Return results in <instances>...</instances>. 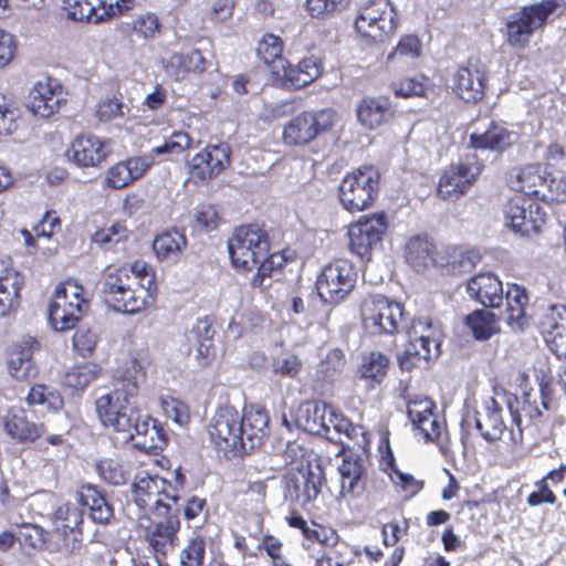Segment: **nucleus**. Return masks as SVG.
<instances>
[{
	"instance_id": "2",
	"label": "nucleus",
	"mask_w": 566,
	"mask_h": 566,
	"mask_svg": "<svg viewBox=\"0 0 566 566\" xmlns=\"http://www.w3.org/2000/svg\"><path fill=\"white\" fill-rule=\"evenodd\" d=\"M501 144H467L457 161L444 167L438 179L437 196L448 202H457L478 182L484 170L480 153L501 149Z\"/></svg>"
},
{
	"instance_id": "60",
	"label": "nucleus",
	"mask_w": 566,
	"mask_h": 566,
	"mask_svg": "<svg viewBox=\"0 0 566 566\" xmlns=\"http://www.w3.org/2000/svg\"><path fill=\"white\" fill-rule=\"evenodd\" d=\"M17 539L25 551L39 549L44 544L43 528L32 523H23L18 527Z\"/></svg>"
},
{
	"instance_id": "34",
	"label": "nucleus",
	"mask_w": 566,
	"mask_h": 566,
	"mask_svg": "<svg viewBox=\"0 0 566 566\" xmlns=\"http://www.w3.org/2000/svg\"><path fill=\"white\" fill-rule=\"evenodd\" d=\"M130 0H63V9L67 17L75 21H95L101 17L96 15L97 7L108 8L115 13V10L122 12L128 9Z\"/></svg>"
},
{
	"instance_id": "14",
	"label": "nucleus",
	"mask_w": 566,
	"mask_h": 566,
	"mask_svg": "<svg viewBox=\"0 0 566 566\" xmlns=\"http://www.w3.org/2000/svg\"><path fill=\"white\" fill-rule=\"evenodd\" d=\"M133 496L135 503L143 510H155L158 514L171 511L169 504L164 500H171L177 503L180 495L170 488V482L157 474L142 472L133 483Z\"/></svg>"
},
{
	"instance_id": "49",
	"label": "nucleus",
	"mask_w": 566,
	"mask_h": 566,
	"mask_svg": "<svg viewBox=\"0 0 566 566\" xmlns=\"http://www.w3.org/2000/svg\"><path fill=\"white\" fill-rule=\"evenodd\" d=\"M258 549L265 556L269 566H294L289 557L285 543L274 534H263Z\"/></svg>"
},
{
	"instance_id": "31",
	"label": "nucleus",
	"mask_w": 566,
	"mask_h": 566,
	"mask_svg": "<svg viewBox=\"0 0 566 566\" xmlns=\"http://www.w3.org/2000/svg\"><path fill=\"white\" fill-rule=\"evenodd\" d=\"M485 72L478 62L458 67L452 78V88L465 102H476L484 94Z\"/></svg>"
},
{
	"instance_id": "42",
	"label": "nucleus",
	"mask_w": 566,
	"mask_h": 566,
	"mask_svg": "<svg viewBox=\"0 0 566 566\" xmlns=\"http://www.w3.org/2000/svg\"><path fill=\"white\" fill-rule=\"evenodd\" d=\"M388 99L384 97H364L356 106L358 122L367 129H376L391 117Z\"/></svg>"
},
{
	"instance_id": "40",
	"label": "nucleus",
	"mask_w": 566,
	"mask_h": 566,
	"mask_svg": "<svg viewBox=\"0 0 566 566\" xmlns=\"http://www.w3.org/2000/svg\"><path fill=\"white\" fill-rule=\"evenodd\" d=\"M24 279L14 268H4L0 274V316L9 315L20 305Z\"/></svg>"
},
{
	"instance_id": "3",
	"label": "nucleus",
	"mask_w": 566,
	"mask_h": 566,
	"mask_svg": "<svg viewBox=\"0 0 566 566\" xmlns=\"http://www.w3.org/2000/svg\"><path fill=\"white\" fill-rule=\"evenodd\" d=\"M443 333L441 326L429 318H417L409 331V339L398 356L402 370L428 367L440 355Z\"/></svg>"
},
{
	"instance_id": "50",
	"label": "nucleus",
	"mask_w": 566,
	"mask_h": 566,
	"mask_svg": "<svg viewBox=\"0 0 566 566\" xmlns=\"http://www.w3.org/2000/svg\"><path fill=\"white\" fill-rule=\"evenodd\" d=\"M346 364L345 353L340 348H333L319 361L316 369V377L323 382L333 384L340 378Z\"/></svg>"
},
{
	"instance_id": "12",
	"label": "nucleus",
	"mask_w": 566,
	"mask_h": 566,
	"mask_svg": "<svg viewBox=\"0 0 566 566\" xmlns=\"http://www.w3.org/2000/svg\"><path fill=\"white\" fill-rule=\"evenodd\" d=\"M436 409V402L427 396L417 395L407 401V415L412 428L426 442L443 446L449 441L447 422Z\"/></svg>"
},
{
	"instance_id": "32",
	"label": "nucleus",
	"mask_w": 566,
	"mask_h": 566,
	"mask_svg": "<svg viewBox=\"0 0 566 566\" xmlns=\"http://www.w3.org/2000/svg\"><path fill=\"white\" fill-rule=\"evenodd\" d=\"M469 296L484 307L499 308L503 303L502 281L493 273H479L467 284Z\"/></svg>"
},
{
	"instance_id": "9",
	"label": "nucleus",
	"mask_w": 566,
	"mask_h": 566,
	"mask_svg": "<svg viewBox=\"0 0 566 566\" xmlns=\"http://www.w3.org/2000/svg\"><path fill=\"white\" fill-rule=\"evenodd\" d=\"M354 28L361 38L384 43L397 31V12L389 0H369L359 8Z\"/></svg>"
},
{
	"instance_id": "13",
	"label": "nucleus",
	"mask_w": 566,
	"mask_h": 566,
	"mask_svg": "<svg viewBox=\"0 0 566 566\" xmlns=\"http://www.w3.org/2000/svg\"><path fill=\"white\" fill-rule=\"evenodd\" d=\"M285 522L291 528L298 530L302 534V547L313 559H323L334 543L340 536L331 525L311 521L308 523L302 514L293 510Z\"/></svg>"
},
{
	"instance_id": "7",
	"label": "nucleus",
	"mask_w": 566,
	"mask_h": 566,
	"mask_svg": "<svg viewBox=\"0 0 566 566\" xmlns=\"http://www.w3.org/2000/svg\"><path fill=\"white\" fill-rule=\"evenodd\" d=\"M241 430L239 411L229 405L217 408L207 428L210 443L227 459L248 455Z\"/></svg>"
},
{
	"instance_id": "64",
	"label": "nucleus",
	"mask_w": 566,
	"mask_h": 566,
	"mask_svg": "<svg viewBox=\"0 0 566 566\" xmlns=\"http://www.w3.org/2000/svg\"><path fill=\"white\" fill-rule=\"evenodd\" d=\"M206 556V541L201 536L191 538L180 554L182 566H202Z\"/></svg>"
},
{
	"instance_id": "56",
	"label": "nucleus",
	"mask_w": 566,
	"mask_h": 566,
	"mask_svg": "<svg viewBox=\"0 0 566 566\" xmlns=\"http://www.w3.org/2000/svg\"><path fill=\"white\" fill-rule=\"evenodd\" d=\"M359 556L360 551L339 536L323 560L327 566H352Z\"/></svg>"
},
{
	"instance_id": "46",
	"label": "nucleus",
	"mask_w": 566,
	"mask_h": 566,
	"mask_svg": "<svg viewBox=\"0 0 566 566\" xmlns=\"http://www.w3.org/2000/svg\"><path fill=\"white\" fill-rule=\"evenodd\" d=\"M24 400L29 407L43 406L50 412H57L64 407L62 394L42 382L33 384Z\"/></svg>"
},
{
	"instance_id": "58",
	"label": "nucleus",
	"mask_w": 566,
	"mask_h": 566,
	"mask_svg": "<svg viewBox=\"0 0 566 566\" xmlns=\"http://www.w3.org/2000/svg\"><path fill=\"white\" fill-rule=\"evenodd\" d=\"M98 335L88 327H80L72 337L73 350L82 358H90L95 353Z\"/></svg>"
},
{
	"instance_id": "51",
	"label": "nucleus",
	"mask_w": 566,
	"mask_h": 566,
	"mask_svg": "<svg viewBox=\"0 0 566 566\" xmlns=\"http://www.w3.org/2000/svg\"><path fill=\"white\" fill-rule=\"evenodd\" d=\"M389 364L390 360L384 353L370 352L358 368L359 377L379 385L387 375Z\"/></svg>"
},
{
	"instance_id": "24",
	"label": "nucleus",
	"mask_w": 566,
	"mask_h": 566,
	"mask_svg": "<svg viewBox=\"0 0 566 566\" xmlns=\"http://www.w3.org/2000/svg\"><path fill=\"white\" fill-rule=\"evenodd\" d=\"M240 427L247 453L259 449L266 440L270 430V416L265 407L251 403L239 412Z\"/></svg>"
},
{
	"instance_id": "29",
	"label": "nucleus",
	"mask_w": 566,
	"mask_h": 566,
	"mask_svg": "<svg viewBox=\"0 0 566 566\" xmlns=\"http://www.w3.org/2000/svg\"><path fill=\"white\" fill-rule=\"evenodd\" d=\"M340 475L339 494L346 500L359 499L367 490L368 473L364 461L352 454L345 455L338 467Z\"/></svg>"
},
{
	"instance_id": "27",
	"label": "nucleus",
	"mask_w": 566,
	"mask_h": 566,
	"mask_svg": "<svg viewBox=\"0 0 566 566\" xmlns=\"http://www.w3.org/2000/svg\"><path fill=\"white\" fill-rule=\"evenodd\" d=\"M323 64L318 57L310 56L292 66L286 60H280L275 65V80L294 88L313 83L322 74Z\"/></svg>"
},
{
	"instance_id": "43",
	"label": "nucleus",
	"mask_w": 566,
	"mask_h": 566,
	"mask_svg": "<svg viewBox=\"0 0 566 566\" xmlns=\"http://www.w3.org/2000/svg\"><path fill=\"white\" fill-rule=\"evenodd\" d=\"M164 69L170 78L181 81L193 73H201L206 70V60L198 50L188 54H172L164 61Z\"/></svg>"
},
{
	"instance_id": "30",
	"label": "nucleus",
	"mask_w": 566,
	"mask_h": 566,
	"mask_svg": "<svg viewBox=\"0 0 566 566\" xmlns=\"http://www.w3.org/2000/svg\"><path fill=\"white\" fill-rule=\"evenodd\" d=\"M154 163L151 155L135 156L118 161L107 170L105 185L111 189H123L140 179Z\"/></svg>"
},
{
	"instance_id": "57",
	"label": "nucleus",
	"mask_w": 566,
	"mask_h": 566,
	"mask_svg": "<svg viewBox=\"0 0 566 566\" xmlns=\"http://www.w3.org/2000/svg\"><path fill=\"white\" fill-rule=\"evenodd\" d=\"M283 42L274 34H265L256 48L258 55L269 65L271 73L275 77V65L282 57Z\"/></svg>"
},
{
	"instance_id": "37",
	"label": "nucleus",
	"mask_w": 566,
	"mask_h": 566,
	"mask_svg": "<svg viewBox=\"0 0 566 566\" xmlns=\"http://www.w3.org/2000/svg\"><path fill=\"white\" fill-rule=\"evenodd\" d=\"M437 247L427 234H417L411 237L405 249L407 263L417 272L424 271L429 266L436 265Z\"/></svg>"
},
{
	"instance_id": "11",
	"label": "nucleus",
	"mask_w": 566,
	"mask_h": 566,
	"mask_svg": "<svg viewBox=\"0 0 566 566\" xmlns=\"http://www.w3.org/2000/svg\"><path fill=\"white\" fill-rule=\"evenodd\" d=\"M388 229L389 219L384 210L360 216L348 227L350 252L364 261H370L374 250L381 247Z\"/></svg>"
},
{
	"instance_id": "21",
	"label": "nucleus",
	"mask_w": 566,
	"mask_h": 566,
	"mask_svg": "<svg viewBox=\"0 0 566 566\" xmlns=\"http://www.w3.org/2000/svg\"><path fill=\"white\" fill-rule=\"evenodd\" d=\"M40 347V342L33 336H25L10 347L7 353V369L14 380L30 382L36 378L39 367L33 356Z\"/></svg>"
},
{
	"instance_id": "15",
	"label": "nucleus",
	"mask_w": 566,
	"mask_h": 566,
	"mask_svg": "<svg viewBox=\"0 0 566 566\" xmlns=\"http://www.w3.org/2000/svg\"><path fill=\"white\" fill-rule=\"evenodd\" d=\"M506 407L511 413L512 420L517 427V432H510L512 446L523 443L524 428H535L539 430L549 422V415L541 406L532 392H523L522 398L514 394H507L505 398Z\"/></svg>"
},
{
	"instance_id": "4",
	"label": "nucleus",
	"mask_w": 566,
	"mask_h": 566,
	"mask_svg": "<svg viewBox=\"0 0 566 566\" xmlns=\"http://www.w3.org/2000/svg\"><path fill=\"white\" fill-rule=\"evenodd\" d=\"M270 248L269 233L258 223L235 227L228 239L231 264L239 271H252L268 255Z\"/></svg>"
},
{
	"instance_id": "5",
	"label": "nucleus",
	"mask_w": 566,
	"mask_h": 566,
	"mask_svg": "<svg viewBox=\"0 0 566 566\" xmlns=\"http://www.w3.org/2000/svg\"><path fill=\"white\" fill-rule=\"evenodd\" d=\"M560 7V0H544L523 6L509 15L505 22L507 44L517 50L526 49L533 35L543 30L549 17Z\"/></svg>"
},
{
	"instance_id": "47",
	"label": "nucleus",
	"mask_w": 566,
	"mask_h": 566,
	"mask_svg": "<svg viewBox=\"0 0 566 566\" xmlns=\"http://www.w3.org/2000/svg\"><path fill=\"white\" fill-rule=\"evenodd\" d=\"M130 230L125 221H114L112 224L97 229L91 234V242L104 251L114 250L120 243L129 239Z\"/></svg>"
},
{
	"instance_id": "26",
	"label": "nucleus",
	"mask_w": 566,
	"mask_h": 566,
	"mask_svg": "<svg viewBox=\"0 0 566 566\" xmlns=\"http://www.w3.org/2000/svg\"><path fill=\"white\" fill-rule=\"evenodd\" d=\"M1 421L7 436L19 443H33L46 433L45 424L30 420L23 408H9Z\"/></svg>"
},
{
	"instance_id": "33",
	"label": "nucleus",
	"mask_w": 566,
	"mask_h": 566,
	"mask_svg": "<svg viewBox=\"0 0 566 566\" xmlns=\"http://www.w3.org/2000/svg\"><path fill=\"white\" fill-rule=\"evenodd\" d=\"M505 301L506 324L515 332H523L528 326L530 321L526 314V306L530 301L526 289L517 283H509Z\"/></svg>"
},
{
	"instance_id": "63",
	"label": "nucleus",
	"mask_w": 566,
	"mask_h": 566,
	"mask_svg": "<svg viewBox=\"0 0 566 566\" xmlns=\"http://www.w3.org/2000/svg\"><path fill=\"white\" fill-rule=\"evenodd\" d=\"M512 134L505 125L491 122L488 126L475 128L471 134V142H502L511 138Z\"/></svg>"
},
{
	"instance_id": "16",
	"label": "nucleus",
	"mask_w": 566,
	"mask_h": 566,
	"mask_svg": "<svg viewBox=\"0 0 566 566\" xmlns=\"http://www.w3.org/2000/svg\"><path fill=\"white\" fill-rule=\"evenodd\" d=\"M502 411L500 402L494 397H489L482 402V411L467 412L461 420L462 441L468 439L472 428L488 442L501 440L507 429Z\"/></svg>"
},
{
	"instance_id": "10",
	"label": "nucleus",
	"mask_w": 566,
	"mask_h": 566,
	"mask_svg": "<svg viewBox=\"0 0 566 566\" xmlns=\"http://www.w3.org/2000/svg\"><path fill=\"white\" fill-rule=\"evenodd\" d=\"M357 280V271L350 261L335 259L322 269L315 286L324 303L338 305L354 291Z\"/></svg>"
},
{
	"instance_id": "48",
	"label": "nucleus",
	"mask_w": 566,
	"mask_h": 566,
	"mask_svg": "<svg viewBox=\"0 0 566 566\" xmlns=\"http://www.w3.org/2000/svg\"><path fill=\"white\" fill-rule=\"evenodd\" d=\"M145 380V373L137 359L130 361V367H127L125 371L117 379L115 385L114 395L119 397L125 403L129 402V399L137 396L139 390V384Z\"/></svg>"
},
{
	"instance_id": "36",
	"label": "nucleus",
	"mask_w": 566,
	"mask_h": 566,
	"mask_svg": "<svg viewBox=\"0 0 566 566\" xmlns=\"http://www.w3.org/2000/svg\"><path fill=\"white\" fill-rule=\"evenodd\" d=\"M187 243L185 231L171 228L156 234L153 241V250L159 261L176 263L181 259Z\"/></svg>"
},
{
	"instance_id": "17",
	"label": "nucleus",
	"mask_w": 566,
	"mask_h": 566,
	"mask_svg": "<svg viewBox=\"0 0 566 566\" xmlns=\"http://www.w3.org/2000/svg\"><path fill=\"white\" fill-rule=\"evenodd\" d=\"M337 123V114L331 108L314 113L305 112L293 118L283 130L285 142H312L326 138Z\"/></svg>"
},
{
	"instance_id": "18",
	"label": "nucleus",
	"mask_w": 566,
	"mask_h": 566,
	"mask_svg": "<svg viewBox=\"0 0 566 566\" xmlns=\"http://www.w3.org/2000/svg\"><path fill=\"white\" fill-rule=\"evenodd\" d=\"M322 484V472L316 473L310 467L291 470L282 479L283 499L292 506L306 509L317 499Z\"/></svg>"
},
{
	"instance_id": "20",
	"label": "nucleus",
	"mask_w": 566,
	"mask_h": 566,
	"mask_svg": "<svg viewBox=\"0 0 566 566\" xmlns=\"http://www.w3.org/2000/svg\"><path fill=\"white\" fill-rule=\"evenodd\" d=\"M509 226L522 235L537 234L546 223V212L535 200L526 197L512 198L505 209Z\"/></svg>"
},
{
	"instance_id": "44",
	"label": "nucleus",
	"mask_w": 566,
	"mask_h": 566,
	"mask_svg": "<svg viewBox=\"0 0 566 566\" xmlns=\"http://www.w3.org/2000/svg\"><path fill=\"white\" fill-rule=\"evenodd\" d=\"M464 322L476 340H488L501 331L499 315L484 308L474 310Z\"/></svg>"
},
{
	"instance_id": "55",
	"label": "nucleus",
	"mask_w": 566,
	"mask_h": 566,
	"mask_svg": "<svg viewBox=\"0 0 566 566\" xmlns=\"http://www.w3.org/2000/svg\"><path fill=\"white\" fill-rule=\"evenodd\" d=\"M95 471L109 485H125L129 480V472L115 459L107 458L97 461Z\"/></svg>"
},
{
	"instance_id": "53",
	"label": "nucleus",
	"mask_w": 566,
	"mask_h": 566,
	"mask_svg": "<svg viewBox=\"0 0 566 566\" xmlns=\"http://www.w3.org/2000/svg\"><path fill=\"white\" fill-rule=\"evenodd\" d=\"M52 522L64 533L82 534L81 525L83 523V513L71 502H65L56 506L51 516Z\"/></svg>"
},
{
	"instance_id": "45",
	"label": "nucleus",
	"mask_w": 566,
	"mask_h": 566,
	"mask_svg": "<svg viewBox=\"0 0 566 566\" xmlns=\"http://www.w3.org/2000/svg\"><path fill=\"white\" fill-rule=\"evenodd\" d=\"M106 146L107 144H71V147L65 151V156L77 167H96L109 154Z\"/></svg>"
},
{
	"instance_id": "52",
	"label": "nucleus",
	"mask_w": 566,
	"mask_h": 566,
	"mask_svg": "<svg viewBox=\"0 0 566 566\" xmlns=\"http://www.w3.org/2000/svg\"><path fill=\"white\" fill-rule=\"evenodd\" d=\"M329 405L326 402H314L308 405L305 409V415L302 418V426L305 431L317 434H328V418Z\"/></svg>"
},
{
	"instance_id": "8",
	"label": "nucleus",
	"mask_w": 566,
	"mask_h": 566,
	"mask_svg": "<svg viewBox=\"0 0 566 566\" xmlns=\"http://www.w3.org/2000/svg\"><path fill=\"white\" fill-rule=\"evenodd\" d=\"M405 314L403 305L382 294H368L360 304L364 329L370 335H395Z\"/></svg>"
},
{
	"instance_id": "28",
	"label": "nucleus",
	"mask_w": 566,
	"mask_h": 566,
	"mask_svg": "<svg viewBox=\"0 0 566 566\" xmlns=\"http://www.w3.org/2000/svg\"><path fill=\"white\" fill-rule=\"evenodd\" d=\"M163 518L153 521L146 530V541L156 555L166 556L177 545L180 520L176 513H161Z\"/></svg>"
},
{
	"instance_id": "23",
	"label": "nucleus",
	"mask_w": 566,
	"mask_h": 566,
	"mask_svg": "<svg viewBox=\"0 0 566 566\" xmlns=\"http://www.w3.org/2000/svg\"><path fill=\"white\" fill-rule=\"evenodd\" d=\"M65 101L63 88L57 81L44 77L33 84L27 106L33 115L48 118L55 114Z\"/></svg>"
},
{
	"instance_id": "39",
	"label": "nucleus",
	"mask_w": 566,
	"mask_h": 566,
	"mask_svg": "<svg viewBox=\"0 0 566 566\" xmlns=\"http://www.w3.org/2000/svg\"><path fill=\"white\" fill-rule=\"evenodd\" d=\"M546 178L542 175L539 165H526L510 172L507 184L516 192H522L526 198H538V187H543Z\"/></svg>"
},
{
	"instance_id": "62",
	"label": "nucleus",
	"mask_w": 566,
	"mask_h": 566,
	"mask_svg": "<svg viewBox=\"0 0 566 566\" xmlns=\"http://www.w3.org/2000/svg\"><path fill=\"white\" fill-rule=\"evenodd\" d=\"M195 220L196 226L206 232L218 229L223 221L217 206L211 203L200 205L196 211Z\"/></svg>"
},
{
	"instance_id": "35",
	"label": "nucleus",
	"mask_w": 566,
	"mask_h": 566,
	"mask_svg": "<svg viewBox=\"0 0 566 566\" xmlns=\"http://www.w3.org/2000/svg\"><path fill=\"white\" fill-rule=\"evenodd\" d=\"M77 501L87 506L92 520L99 524H107L114 516V509L107 501L105 491L94 484H84L77 492Z\"/></svg>"
},
{
	"instance_id": "54",
	"label": "nucleus",
	"mask_w": 566,
	"mask_h": 566,
	"mask_svg": "<svg viewBox=\"0 0 566 566\" xmlns=\"http://www.w3.org/2000/svg\"><path fill=\"white\" fill-rule=\"evenodd\" d=\"M139 426V433L136 431L134 436H143V440L138 443L149 451L157 453L166 448L168 444V437L165 430L158 424L156 420L153 421L151 424L144 421L142 423H137Z\"/></svg>"
},
{
	"instance_id": "1",
	"label": "nucleus",
	"mask_w": 566,
	"mask_h": 566,
	"mask_svg": "<svg viewBox=\"0 0 566 566\" xmlns=\"http://www.w3.org/2000/svg\"><path fill=\"white\" fill-rule=\"evenodd\" d=\"M99 285L105 305L123 314L145 311L157 295L156 273L144 260L108 264L102 271Z\"/></svg>"
},
{
	"instance_id": "61",
	"label": "nucleus",
	"mask_w": 566,
	"mask_h": 566,
	"mask_svg": "<svg viewBox=\"0 0 566 566\" xmlns=\"http://www.w3.org/2000/svg\"><path fill=\"white\" fill-rule=\"evenodd\" d=\"M128 113L129 107L124 105L122 99L116 96L101 99L96 106L95 112L96 117L101 122H111L118 117H124Z\"/></svg>"
},
{
	"instance_id": "22",
	"label": "nucleus",
	"mask_w": 566,
	"mask_h": 566,
	"mask_svg": "<svg viewBox=\"0 0 566 566\" xmlns=\"http://www.w3.org/2000/svg\"><path fill=\"white\" fill-rule=\"evenodd\" d=\"M95 410L104 427L126 433L128 438H134L133 431L139 433V426L133 422L127 412V403L113 392L98 397L95 401Z\"/></svg>"
},
{
	"instance_id": "38",
	"label": "nucleus",
	"mask_w": 566,
	"mask_h": 566,
	"mask_svg": "<svg viewBox=\"0 0 566 566\" xmlns=\"http://www.w3.org/2000/svg\"><path fill=\"white\" fill-rule=\"evenodd\" d=\"M103 375V367L95 361H85L73 366L62 379L63 389L72 396L81 395Z\"/></svg>"
},
{
	"instance_id": "19",
	"label": "nucleus",
	"mask_w": 566,
	"mask_h": 566,
	"mask_svg": "<svg viewBox=\"0 0 566 566\" xmlns=\"http://www.w3.org/2000/svg\"><path fill=\"white\" fill-rule=\"evenodd\" d=\"M229 144H207L188 165V180L197 186L207 185L230 165Z\"/></svg>"
},
{
	"instance_id": "59",
	"label": "nucleus",
	"mask_w": 566,
	"mask_h": 566,
	"mask_svg": "<svg viewBox=\"0 0 566 566\" xmlns=\"http://www.w3.org/2000/svg\"><path fill=\"white\" fill-rule=\"evenodd\" d=\"M450 256L452 261H449L448 264L451 265L454 272L457 271L459 273L472 271L482 258L478 250L463 249L461 247L452 248Z\"/></svg>"
},
{
	"instance_id": "41",
	"label": "nucleus",
	"mask_w": 566,
	"mask_h": 566,
	"mask_svg": "<svg viewBox=\"0 0 566 566\" xmlns=\"http://www.w3.org/2000/svg\"><path fill=\"white\" fill-rule=\"evenodd\" d=\"M76 305L66 303L65 293L60 295L55 290L49 304L48 318L54 331L66 332L73 329L82 317V311L75 310Z\"/></svg>"
},
{
	"instance_id": "25",
	"label": "nucleus",
	"mask_w": 566,
	"mask_h": 566,
	"mask_svg": "<svg viewBox=\"0 0 566 566\" xmlns=\"http://www.w3.org/2000/svg\"><path fill=\"white\" fill-rule=\"evenodd\" d=\"M548 349L559 360L566 359V306H549L539 322Z\"/></svg>"
},
{
	"instance_id": "6",
	"label": "nucleus",
	"mask_w": 566,
	"mask_h": 566,
	"mask_svg": "<svg viewBox=\"0 0 566 566\" xmlns=\"http://www.w3.org/2000/svg\"><path fill=\"white\" fill-rule=\"evenodd\" d=\"M380 171L373 165H363L348 172L338 188L339 201L348 212L370 208L379 195Z\"/></svg>"
}]
</instances>
